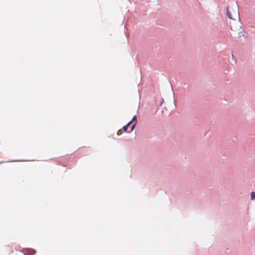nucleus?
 <instances>
[{
    "instance_id": "obj_1",
    "label": "nucleus",
    "mask_w": 255,
    "mask_h": 255,
    "mask_svg": "<svg viewBox=\"0 0 255 255\" xmlns=\"http://www.w3.org/2000/svg\"><path fill=\"white\" fill-rule=\"evenodd\" d=\"M227 13L228 17L233 20H238L240 19L239 12L238 7H235L234 8H231L229 10L227 8Z\"/></svg>"
},
{
    "instance_id": "obj_2",
    "label": "nucleus",
    "mask_w": 255,
    "mask_h": 255,
    "mask_svg": "<svg viewBox=\"0 0 255 255\" xmlns=\"http://www.w3.org/2000/svg\"><path fill=\"white\" fill-rule=\"evenodd\" d=\"M136 116H134L132 118V119L131 120V121L129 122H131V124H132L134 122H135L132 125V126L131 127V130H130L131 131L133 130V129L135 128V125L136 124Z\"/></svg>"
},
{
    "instance_id": "obj_3",
    "label": "nucleus",
    "mask_w": 255,
    "mask_h": 255,
    "mask_svg": "<svg viewBox=\"0 0 255 255\" xmlns=\"http://www.w3.org/2000/svg\"><path fill=\"white\" fill-rule=\"evenodd\" d=\"M131 125V122H128V124L123 127V130L125 131H127L128 127Z\"/></svg>"
},
{
    "instance_id": "obj_4",
    "label": "nucleus",
    "mask_w": 255,
    "mask_h": 255,
    "mask_svg": "<svg viewBox=\"0 0 255 255\" xmlns=\"http://www.w3.org/2000/svg\"><path fill=\"white\" fill-rule=\"evenodd\" d=\"M255 198V192H252L251 193V199L253 200Z\"/></svg>"
},
{
    "instance_id": "obj_5",
    "label": "nucleus",
    "mask_w": 255,
    "mask_h": 255,
    "mask_svg": "<svg viewBox=\"0 0 255 255\" xmlns=\"http://www.w3.org/2000/svg\"><path fill=\"white\" fill-rule=\"evenodd\" d=\"M122 132H122V129H120V130H119L118 131V132H117V134H118V135H120L122 134Z\"/></svg>"
}]
</instances>
